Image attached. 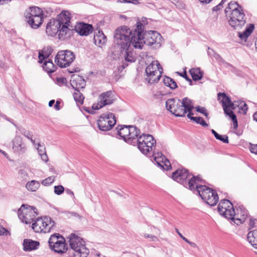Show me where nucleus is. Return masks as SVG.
Returning <instances> with one entry per match:
<instances>
[{"label": "nucleus", "instance_id": "obj_31", "mask_svg": "<svg viewBox=\"0 0 257 257\" xmlns=\"http://www.w3.org/2000/svg\"><path fill=\"white\" fill-rule=\"evenodd\" d=\"M52 49L50 47H44L42 51L39 53V62L42 63V61L45 59H47L51 54Z\"/></svg>", "mask_w": 257, "mask_h": 257}, {"label": "nucleus", "instance_id": "obj_63", "mask_svg": "<svg viewBox=\"0 0 257 257\" xmlns=\"http://www.w3.org/2000/svg\"><path fill=\"white\" fill-rule=\"evenodd\" d=\"M0 153L3 154L7 158H9L8 154L6 152H5V151L0 149Z\"/></svg>", "mask_w": 257, "mask_h": 257}, {"label": "nucleus", "instance_id": "obj_61", "mask_svg": "<svg viewBox=\"0 0 257 257\" xmlns=\"http://www.w3.org/2000/svg\"><path fill=\"white\" fill-rule=\"evenodd\" d=\"M200 3L202 4H209L210 2H211L212 0H199Z\"/></svg>", "mask_w": 257, "mask_h": 257}, {"label": "nucleus", "instance_id": "obj_7", "mask_svg": "<svg viewBox=\"0 0 257 257\" xmlns=\"http://www.w3.org/2000/svg\"><path fill=\"white\" fill-rule=\"evenodd\" d=\"M69 239V245L73 251L74 257H86L89 253V250L86 247L83 239L75 234H71Z\"/></svg>", "mask_w": 257, "mask_h": 257}, {"label": "nucleus", "instance_id": "obj_24", "mask_svg": "<svg viewBox=\"0 0 257 257\" xmlns=\"http://www.w3.org/2000/svg\"><path fill=\"white\" fill-rule=\"evenodd\" d=\"M106 37L103 32L98 29L94 30L93 41L95 45L101 47L106 42Z\"/></svg>", "mask_w": 257, "mask_h": 257}, {"label": "nucleus", "instance_id": "obj_48", "mask_svg": "<svg viewBox=\"0 0 257 257\" xmlns=\"http://www.w3.org/2000/svg\"><path fill=\"white\" fill-rule=\"evenodd\" d=\"M143 236L146 238H149L151 241H157L159 240L158 238L155 235L145 233Z\"/></svg>", "mask_w": 257, "mask_h": 257}, {"label": "nucleus", "instance_id": "obj_45", "mask_svg": "<svg viewBox=\"0 0 257 257\" xmlns=\"http://www.w3.org/2000/svg\"><path fill=\"white\" fill-rule=\"evenodd\" d=\"M226 115L229 116V117L232 119L233 122L234 128H236L237 127L238 125L237 118L235 114L233 113V112H230L228 114Z\"/></svg>", "mask_w": 257, "mask_h": 257}, {"label": "nucleus", "instance_id": "obj_21", "mask_svg": "<svg viewBox=\"0 0 257 257\" xmlns=\"http://www.w3.org/2000/svg\"><path fill=\"white\" fill-rule=\"evenodd\" d=\"M74 30L81 36H87L93 32V28L91 25L79 23L74 26Z\"/></svg>", "mask_w": 257, "mask_h": 257}, {"label": "nucleus", "instance_id": "obj_30", "mask_svg": "<svg viewBox=\"0 0 257 257\" xmlns=\"http://www.w3.org/2000/svg\"><path fill=\"white\" fill-rule=\"evenodd\" d=\"M254 28V25L253 24H249V26L245 29L243 32L238 33V37L240 38L241 40L246 41L248 37L252 32Z\"/></svg>", "mask_w": 257, "mask_h": 257}, {"label": "nucleus", "instance_id": "obj_16", "mask_svg": "<svg viewBox=\"0 0 257 257\" xmlns=\"http://www.w3.org/2000/svg\"><path fill=\"white\" fill-rule=\"evenodd\" d=\"M228 16V23L234 29H241L246 23L245 15L242 11L231 12Z\"/></svg>", "mask_w": 257, "mask_h": 257}, {"label": "nucleus", "instance_id": "obj_3", "mask_svg": "<svg viewBox=\"0 0 257 257\" xmlns=\"http://www.w3.org/2000/svg\"><path fill=\"white\" fill-rule=\"evenodd\" d=\"M189 174L186 169L177 170L172 174V179L176 182L182 184L184 187L190 190H195L196 184L201 181L200 177L193 176Z\"/></svg>", "mask_w": 257, "mask_h": 257}, {"label": "nucleus", "instance_id": "obj_6", "mask_svg": "<svg viewBox=\"0 0 257 257\" xmlns=\"http://www.w3.org/2000/svg\"><path fill=\"white\" fill-rule=\"evenodd\" d=\"M218 99L222 103L226 115L228 114L230 112H233L232 110L235 109L237 107H238L244 113H245L247 110V105L244 102L239 100L232 102L229 97L224 93H219Z\"/></svg>", "mask_w": 257, "mask_h": 257}, {"label": "nucleus", "instance_id": "obj_59", "mask_svg": "<svg viewBox=\"0 0 257 257\" xmlns=\"http://www.w3.org/2000/svg\"><path fill=\"white\" fill-rule=\"evenodd\" d=\"M12 0H0V5L8 4Z\"/></svg>", "mask_w": 257, "mask_h": 257}, {"label": "nucleus", "instance_id": "obj_36", "mask_svg": "<svg viewBox=\"0 0 257 257\" xmlns=\"http://www.w3.org/2000/svg\"><path fill=\"white\" fill-rule=\"evenodd\" d=\"M43 69L48 73H51L55 71L56 67L50 59L46 60L43 66Z\"/></svg>", "mask_w": 257, "mask_h": 257}, {"label": "nucleus", "instance_id": "obj_53", "mask_svg": "<svg viewBox=\"0 0 257 257\" xmlns=\"http://www.w3.org/2000/svg\"><path fill=\"white\" fill-rule=\"evenodd\" d=\"M250 150L251 153L257 154V144L251 146Z\"/></svg>", "mask_w": 257, "mask_h": 257}, {"label": "nucleus", "instance_id": "obj_14", "mask_svg": "<svg viewBox=\"0 0 257 257\" xmlns=\"http://www.w3.org/2000/svg\"><path fill=\"white\" fill-rule=\"evenodd\" d=\"M75 58L74 53L69 50L59 51L55 59L57 65L61 68L70 66Z\"/></svg>", "mask_w": 257, "mask_h": 257}, {"label": "nucleus", "instance_id": "obj_52", "mask_svg": "<svg viewBox=\"0 0 257 257\" xmlns=\"http://www.w3.org/2000/svg\"><path fill=\"white\" fill-rule=\"evenodd\" d=\"M41 156V159L45 162H47L48 161V157L46 153L40 155Z\"/></svg>", "mask_w": 257, "mask_h": 257}, {"label": "nucleus", "instance_id": "obj_17", "mask_svg": "<svg viewBox=\"0 0 257 257\" xmlns=\"http://www.w3.org/2000/svg\"><path fill=\"white\" fill-rule=\"evenodd\" d=\"M111 91H106L101 94L98 99V102L94 104L92 107L94 109H99L106 105L113 103V98Z\"/></svg>", "mask_w": 257, "mask_h": 257}, {"label": "nucleus", "instance_id": "obj_60", "mask_svg": "<svg viewBox=\"0 0 257 257\" xmlns=\"http://www.w3.org/2000/svg\"><path fill=\"white\" fill-rule=\"evenodd\" d=\"M66 192H67L68 194L72 196V198H73V199H74V198H75L74 195V193H73V191H71V190H70L67 189V190H66Z\"/></svg>", "mask_w": 257, "mask_h": 257}, {"label": "nucleus", "instance_id": "obj_2", "mask_svg": "<svg viewBox=\"0 0 257 257\" xmlns=\"http://www.w3.org/2000/svg\"><path fill=\"white\" fill-rule=\"evenodd\" d=\"M166 107L172 114L177 117H183L194 108L192 101L187 97L182 100L179 99L170 98L166 101Z\"/></svg>", "mask_w": 257, "mask_h": 257}, {"label": "nucleus", "instance_id": "obj_56", "mask_svg": "<svg viewBox=\"0 0 257 257\" xmlns=\"http://www.w3.org/2000/svg\"><path fill=\"white\" fill-rule=\"evenodd\" d=\"M207 52H208V54L209 56H210L211 57H213L214 54L215 53V52L213 49H212L210 48H208V50Z\"/></svg>", "mask_w": 257, "mask_h": 257}, {"label": "nucleus", "instance_id": "obj_4", "mask_svg": "<svg viewBox=\"0 0 257 257\" xmlns=\"http://www.w3.org/2000/svg\"><path fill=\"white\" fill-rule=\"evenodd\" d=\"M24 16L27 23L33 29L39 28L43 23L44 11L36 6H31L24 12Z\"/></svg>", "mask_w": 257, "mask_h": 257}, {"label": "nucleus", "instance_id": "obj_43", "mask_svg": "<svg viewBox=\"0 0 257 257\" xmlns=\"http://www.w3.org/2000/svg\"><path fill=\"white\" fill-rule=\"evenodd\" d=\"M22 134L26 138H28L29 140H30L33 145H37L35 140L33 139V135L31 132H30V131H25L22 133Z\"/></svg>", "mask_w": 257, "mask_h": 257}, {"label": "nucleus", "instance_id": "obj_18", "mask_svg": "<svg viewBox=\"0 0 257 257\" xmlns=\"http://www.w3.org/2000/svg\"><path fill=\"white\" fill-rule=\"evenodd\" d=\"M12 149L14 153L20 155L27 152V145L21 136H16L12 141Z\"/></svg>", "mask_w": 257, "mask_h": 257}, {"label": "nucleus", "instance_id": "obj_50", "mask_svg": "<svg viewBox=\"0 0 257 257\" xmlns=\"http://www.w3.org/2000/svg\"><path fill=\"white\" fill-rule=\"evenodd\" d=\"M19 176L23 179H26L27 176V173L26 171L21 169L18 172Z\"/></svg>", "mask_w": 257, "mask_h": 257}, {"label": "nucleus", "instance_id": "obj_1", "mask_svg": "<svg viewBox=\"0 0 257 257\" xmlns=\"http://www.w3.org/2000/svg\"><path fill=\"white\" fill-rule=\"evenodd\" d=\"M143 25L140 22L137 23V28L134 31L127 26L118 28L115 31V38L117 43L126 46L130 43L136 49H142L144 44L154 48H159L161 45L162 37L156 31H150L142 35Z\"/></svg>", "mask_w": 257, "mask_h": 257}, {"label": "nucleus", "instance_id": "obj_15", "mask_svg": "<svg viewBox=\"0 0 257 257\" xmlns=\"http://www.w3.org/2000/svg\"><path fill=\"white\" fill-rule=\"evenodd\" d=\"M115 123L114 115L110 112L101 114L97 120L99 130L103 132L109 131Z\"/></svg>", "mask_w": 257, "mask_h": 257}, {"label": "nucleus", "instance_id": "obj_22", "mask_svg": "<svg viewBox=\"0 0 257 257\" xmlns=\"http://www.w3.org/2000/svg\"><path fill=\"white\" fill-rule=\"evenodd\" d=\"M153 157L154 161L158 165L163 168L164 169L169 170L171 167V164L169 161L161 153H154Z\"/></svg>", "mask_w": 257, "mask_h": 257}, {"label": "nucleus", "instance_id": "obj_29", "mask_svg": "<svg viewBox=\"0 0 257 257\" xmlns=\"http://www.w3.org/2000/svg\"><path fill=\"white\" fill-rule=\"evenodd\" d=\"M242 10L238 4L235 2H231L228 5V7L225 10L226 16H228L231 12L234 11H242Z\"/></svg>", "mask_w": 257, "mask_h": 257}, {"label": "nucleus", "instance_id": "obj_47", "mask_svg": "<svg viewBox=\"0 0 257 257\" xmlns=\"http://www.w3.org/2000/svg\"><path fill=\"white\" fill-rule=\"evenodd\" d=\"M64 188L62 185L54 186V193L57 195H61L63 193Z\"/></svg>", "mask_w": 257, "mask_h": 257}, {"label": "nucleus", "instance_id": "obj_39", "mask_svg": "<svg viewBox=\"0 0 257 257\" xmlns=\"http://www.w3.org/2000/svg\"><path fill=\"white\" fill-rule=\"evenodd\" d=\"M60 237H63L59 234H54L52 235L49 239V244L50 248L53 245L57 243L60 240Z\"/></svg>", "mask_w": 257, "mask_h": 257}, {"label": "nucleus", "instance_id": "obj_37", "mask_svg": "<svg viewBox=\"0 0 257 257\" xmlns=\"http://www.w3.org/2000/svg\"><path fill=\"white\" fill-rule=\"evenodd\" d=\"M193 113L192 111H189V113L187 114V117L190 118L191 120L195 121L196 123L199 124L203 126H207V123L205 121V120L201 117H194L192 115H193Z\"/></svg>", "mask_w": 257, "mask_h": 257}, {"label": "nucleus", "instance_id": "obj_8", "mask_svg": "<svg viewBox=\"0 0 257 257\" xmlns=\"http://www.w3.org/2000/svg\"><path fill=\"white\" fill-rule=\"evenodd\" d=\"M136 140L138 148L143 154L147 155L153 151L156 141L152 135L143 134Z\"/></svg>", "mask_w": 257, "mask_h": 257}, {"label": "nucleus", "instance_id": "obj_26", "mask_svg": "<svg viewBox=\"0 0 257 257\" xmlns=\"http://www.w3.org/2000/svg\"><path fill=\"white\" fill-rule=\"evenodd\" d=\"M50 248L58 253L65 252L67 250V247H66L65 238L60 237V240L53 245Z\"/></svg>", "mask_w": 257, "mask_h": 257}, {"label": "nucleus", "instance_id": "obj_20", "mask_svg": "<svg viewBox=\"0 0 257 257\" xmlns=\"http://www.w3.org/2000/svg\"><path fill=\"white\" fill-rule=\"evenodd\" d=\"M248 216V212L242 205L239 206L235 212L233 222L237 225H239L245 221Z\"/></svg>", "mask_w": 257, "mask_h": 257}, {"label": "nucleus", "instance_id": "obj_40", "mask_svg": "<svg viewBox=\"0 0 257 257\" xmlns=\"http://www.w3.org/2000/svg\"><path fill=\"white\" fill-rule=\"evenodd\" d=\"M73 95L76 102L80 104L83 103L84 97L83 96L82 93L80 92L79 89L75 90V91L73 93Z\"/></svg>", "mask_w": 257, "mask_h": 257}, {"label": "nucleus", "instance_id": "obj_34", "mask_svg": "<svg viewBox=\"0 0 257 257\" xmlns=\"http://www.w3.org/2000/svg\"><path fill=\"white\" fill-rule=\"evenodd\" d=\"M232 203L229 200L227 199L222 200L218 205V211L220 214L221 213V210L226 211L228 207H232Z\"/></svg>", "mask_w": 257, "mask_h": 257}, {"label": "nucleus", "instance_id": "obj_55", "mask_svg": "<svg viewBox=\"0 0 257 257\" xmlns=\"http://www.w3.org/2000/svg\"><path fill=\"white\" fill-rule=\"evenodd\" d=\"M57 82L59 83L64 84L66 82V79L64 77H60L57 78Z\"/></svg>", "mask_w": 257, "mask_h": 257}, {"label": "nucleus", "instance_id": "obj_42", "mask_svg": "<svg viewBox=\"0 0 257 257\" xmlns=\"http://www.w3.org/2000/svg\"><path fill=\"white\" fill-rule=\"evenodd\" d=\"M55 180V177L54 176H50L45 179H44L42 181V184L44 186H49L51 185L52 183L54 182Z\"/></svg>", "mask_w": 257, "mask_h": 257}, {"label": "nucleus", "instance_id": "obj_27", "mask_svg": "<svg viewBox=\"0 0 257 257\" xmlns=\"http://www.w3.org/2000/svg\"><path fill=\"white\" fill-rule=\"evenodd\" d=\"M40 243L37 241L30 239H25L23 241V249L26 251H30L38 248Z\"/></svg>", "mask_w": 257, "mask_h": 257}, {"label": "nucleus", "instance_id": "obj_64", "mask_svg": "<svg viewBox=\"0 0 257 257\" xmlns=\"http://www.w3.org/2000/svg\"><path fill=\"white\" fill-rule=\"evenodd\" d=\"M253 119L254 120L257 122V111L254 113L253 115Z\"/></svg>", "mask_w": 257, "mask_h": 257}, {"label": "nucleus", "instance_id": "obj_10", "mask_svg": "<svg viewBox=\"0 0 257 257\" xmlns=\"http://www.w3.org/2000/svg\"><path fill=\"white\" fill-rule=\"evenodd\" d=\"M117 134L124 141L133 145L139 136L140 131L135 126H119L117 127Z\"/></svg>", "mask_w": 257, "mask_h": 257}, {"label": "nucleus", "instance_id": "obj_41", "mask_svg": "<svg viewBox=\"0 0 257 257\" xmlns=\"http://www.w3.org/2000/svg\"><path fill=\"white\" fill-rule=\"evenodd\" d=\"M212 133L214 135L215 138L222 141L224 143H228V137L226 135L221 136L217 133L214 130H211Z\"/></svg>", "mask_w": 257, "mask_h": 257}, {"label": "nucleus", "instance_id": "obj_19", "mask_svg": "<svg viewBox=\"0 0 257 257\" xmlns=\"http://www.w3.org/2000/svg\"><path fill=\"white\" fill-rule=\"evenodd\" d=\"M114 42L117 45L118 47H119L120 50V52L123 53V57L125 61L130 62H133L136 61V55L134 52L132 50L130 46L132 45V43H130L129 45L124 46H122V45L116 43L115 35H114Z\"/></svg>", "mask_w": 257, "mask_h": 257}, {"label": "nucleus", "instance_id": "obj_35", "mask_svg": "<svg viewBox=\"0 0 257 257\" xmlns=\"http://www.w3.org/2000/svg\"><path fill=\"white\" fill-rule=\"evenodd\" d=\"M40 186L39 182L36 180H32L28 182L26 184V188L29 191L35 192L38 189Z\"/></svg>", "mask_w": 257, "mask_h": 257}, {"label": "nucleus", "instance_id": "obj_57", "mask_svg": "<svg viewBox=\"0 0 257 257\" xmlns=\"http://www.w3.org/2000/svg\"><path fill=\"white\" fill-rule=\"evenodd\" d=\"M60 102L58 101H57L56 102V103L54 105V108L56 110H60Z\"/></svg>", "mask_w": 257, "mask_h": 257}, {"label": "nucleus", "instance_id": "obj_44", "mask_svg": "<svg viewBox=\"0 0 257 257\" xmlns=\"http://www.w3.org/2000/svg\"><path fill=\"white\" fill-rule=\"evenodd\" d=\"M195 108L197 112L204 114L206 118L208 117V113L207 112V110L205 107L197 106L195 107Z\"/></svg>", "mask_w": 257, "mask_h": 257}, {"label": "nucleus", "instance_id": "obj_12", "mask_svg": "<svg viewBox=\"0 0 257 257\" xmlns=\"http://www.w3.org/2000/svg\"><path fill=\"white\" fill-rule=\"evenodd\" d=\"M19 219L25 224L31 223L37 215V209L27 204H23L18 211Z\"/></svg>", "mask_w": 257, "mask_h": 257}, {"label": "nucleus", "instance_id": "obj_28", "mask_svg": "<svg viewBox=\"0 0 257 257\" xmlns=\"http://www.w3.org/2000/svg\"><path fill=\"white\" fill-rule=\"evenodd\" d=\"M247 239L249 243L257 249V229L249 231L247 234ZM255 252L257 254V251Z\"/></svg>", "mask_w": 257, "mask_h": 257}, {"label": "nucleus", "instance_id": "obj_23", "mask_svg": "<svg viewBox=\"0 0 257 257\" xmlns=\"http://www.w3.org/2000/svg\"><path fill=\"white\" fill-rule=\"evenodd\" d=\"M61 28L59 23L55 20H51L47 25L46 32L49 36H54L57 33H60Z\"/></svg>", "mask_w": 257, "mask_h": 257}, {"label": "nucleus", "instance_id": "obj_13", "mask_svg": "<svg viewBox=\"0 0 257 257\" xmlns=\"http://www.w3.org/2000/svg\"><path fill=\"white\" fill-rule=\"evenodd\" d=\"M55 222L51 218L45 216L37 218L32 224V228L36 232L47 233L54 227Z\"/></svg>", "mask_w": 257, "mask_h": 257}, {"label": "nucleus", "instance_id": "obj_49", "mask_svg": "<svg viewBox=\"0 0 257 257\" xmlns=\"http://www.w3.org/2000/svg\"><path fill=\"white\" fill-rule=\"evenodd\" d=\"M37 146L38 147L37 148V150L38 152L39 155L46 153L45 148L43 146H42L40 143H38Z\"/></svg>", "mask_w": 257, "mask_h": 257}, {"label": "nucleus", "instance_id": "obj_32", "mask_svg": "<svg viewBox=\"0 0 257 257\" xmlns=\"http://www.w3.org/2000/svg\"><path fill=\"white\" fill-rule=\"evenodd\" d=\"M221 213L220 214L225 218H227L228 219H231L233 220V219H234V215H235V211L234 209L233 208V205L232 207H228L226 210L222 211L221 210Z\"/></svg>", "mask_w": 257, "mask_h": 257}, {"label": "nucleus", "instance_id": "obj_51", "mask_svg": "<svg viewBox=\"0 0 257 257\" xmlns=\"http://www.w3.org/2000/svg\"><path fill=\"white\" fill-rule=\"evenodd\" d=\"M225 1L226 0H222L221 2L218 5H217L216 6L214 7L213 8V11H217L219 10L221 8L222 4L224 3Z\"/></svg>", "mask_w": 257, "mask_h": 257}, {"label": "nucleus", "instance_id": "obj_5", "mask_svg": "<svg viewBox=\"0 0 257 257\" xmlns=\"http://www.w3.org/2000/svg\"><path fill=\"white\" fill-rule=\"evenodd\" d=\"M71 14L68 11H62L58 15L55 20L61 27L59 34V39L65 40L70 36L71 31L74 30V26L71 22Z\"/></svg>", "mask_w": 257, "mask_h": 257}, {"label": "nucleus", "instance_id": "obj_11", "mask_svg": "<svg viewBox=\"0 0 257 257\" xmlns=\"http://www.w3.org/2000/svg\"><path fill=\"white\" fill-rule=\"evenodd\" d=\"M163 69L158 61H153L146 69V80L150 84L157 82L161 77Z\"/></svg>", "mask_w": 257, "mask_h": 257}, {"label": "nucleus", "instance_id": "obj_25", "mask_svg": "<svg viewBox=\"0 0 257 257\" xmlns=\"http://www.w3.org/2000/svg\"><path fill=\"white\" fill-rule=\"evenodd\" d=\"M70 84L74 90L84 88L85 86V81L82 77L78 75H72L70 80Z\"/></svg>", "mask_w": 257, "mask_h": 257}, {"label": "nucleus", "instance_id": "obj_46", "mask_svg": "<svg viewBox=\"0 0 257 257\" xmlns=\"http://www.w3.org/2000/svg\"><path fill=\"white\" fill-rule=\"evenodd\" d=\"M11 234L10 231L0 224V236H10Z\"/></svg>", "mask_w": 257, "mask_h": 257}, {"label": "nucleus", "instance_id": "obj_54", "mask_svg": "<svg viewBox=\"0 0 257 257\" xmlns=\"http://www.w3.org/2000/svg\"><path fill=\"white\" fill-rule=\"evenodd\" d=\"M213 57L218 62H221L222 61V59L221 57L217 53L215 52L214 54Z\"/></svg>", "mask_w": 257, "mask_h": 257}, {"label": "nucleus", "instance_id": "obj_58", "mask_svg": "<svg viewBox=\"0 0 257 257\" xmlns=\"http://www.w3.org/2000/svg\"><path fill=\"white\" fill-rule=\"evenodd\" d=\"M255 220L250 219L249 225L251 227H253L255 226Z\"/></svg>", "mask_w": 257, "mask_h": 257}, {"label": "nucleus", "instance_id": "obj_62", "mask_svg": "<svg viewBox=\"0 0 257 257\" xmlns=\"http://www.w3.org/2000/svg\"><path fill=\"white\" fill-rule=\"evenodd\" d=\"M188 244L193 247H198L197 245L193 242L189 241Z\"/></svg>", "mask_w": 257, "mask_h": 257}, {"label": "nucleus", "instance_id": "obj_33", "mask_svg": "<svg viewBox=\"0 0 257 257\" xmlns=\"http://www.w3.org/2000/svg\"><path fill=\"white\" fill-rule=\"evenodd\" d=\"M190 73L194 81L200 80L203 75V72L201 71L199 68L191 69Z\"/></svg>", "mask_w": 257, "mask_h": 257}, {"label": "nucleus", "instance_id": "obj_9", "mask_svg": "<svg viewBox=\"0 0 257 257\" xmlns=\"http://www.w3.org/2000/svg\"><path fill=\"white\" fill-rule=\"evenodd\" d=\"M201 198L210 206L215 205L218 201V196L215 191L209 187L199 185V183L195 187Z\"/></svg>", "mask_w": 257, "mask_h": 257}, {"label": "nucleus", "instance_id": "obj_38", "mask_svg": "<svg viewBox=\"0 0 257 257\" xmlns=\"http://www.w3.org/2000/svg\"><path fill=\"white\" fill-rule=\"evenodd\" d=\"M163 82L165 86L170 87L171 89H175L177 87L176 82L172 78L169 77H165L163 79Z\"/></svg>", "mask_w": 257, "mask_h": 257}]
</instances>
